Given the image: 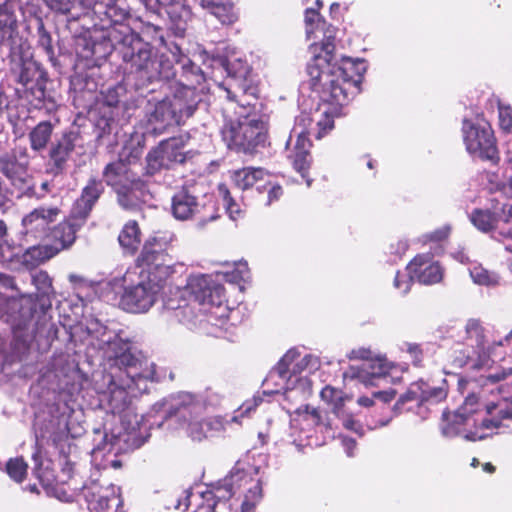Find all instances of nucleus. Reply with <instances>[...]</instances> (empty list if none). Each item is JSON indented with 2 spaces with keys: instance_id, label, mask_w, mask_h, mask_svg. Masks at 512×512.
Listing matches in <instances>:
<instances>
[{
  "instance_id": "864d4df0",
  "label": "nucleus",
  "mask_w": 512,
  "mask_h": 512,
  "mask_svg": "<svg viewBox=\"0 0 512 512\" xmlns=\"http://www.w3.org/2000/svg\"><path fill=\"white\" fill-rule=\"evenodd\" d=\"M499 124L502 130L510 131L512 128V109L510 106L499 103Z\"/></svg>"
},
{
  "instance_id": "393cba45",
  "label": "nucleus",
  "mask_w": 512,
  "mask_h": 512,
  "mask_svg": "<svg viewBox=\"0 0 512 512\" xmlns=\"http://www.w3.org/2000/svg\"><path fill=\"white\" fill-rule=\"evenodd\" d=\"M104 191L105 186L102 180L95 177L89 178L72 207L73 216L86 220Z\"/></svg>"
},
{
  "instance_id": "f257e3e1",
  "label": "nucleus",
  "mask_w": 512,
  "mask_h": 512,
  "mask_svg": "<svg viewBox=\"0 0 512 512\" xmlns=\"http://www.w3.org/2000/svg\"><path fill=\"white\" fill-rule=\"evenodd\" d=\"M306 36L311 41L312 60L307 65L312 91L317 93L321 104L313 112H301L295 118V125L286 142V148H293L288 157L303 178L311 163V142L308 135L323 138L334 128V118L341 107L360 92L363 75L367 70L362 59L344 57L340 63H332L337 29L327 24L317 10L305 11Z\"/></svg>"
},
{
  "instance_id": "338daca9",
  "label": "nucleus",
  "mask_w": 512,
  "mask_h": 512,
  "mask_svg": "<svg viewBox=\"0 0 512 512\" xmlns=\"http://www.w3.org/2000/svg\"><path fill=\"white\" fill-rule=\"evenodd\" d=\"M408 246L407 240H398L396 244H391L390 250L393 254L402 255L407 251Z\"/></svg>"
},
{
  "instance_id": "7ed1b4c3",
  "label": "nucleus",
  "mask_w": 512,
  "mask_h": 512,
  "mask_svg": "<svg viewBox=\"0 0 512 512\" xmlns=\"http://www.w3.org/2000/svg\"><path fill=\"white\" fill-rule=\"evenodd\" d=\"M188 300L177 306L170 305L174 317L189 329H202L207 334L221 336L228 331L232 311L226 304L224 287L213 275L195 274L188 277L182 296Z\"/></svg>"
},
{
  "instance_id": "e433bc0d",
  "label": "nucleus",
  "mask_w": 512,
  "mask_h": 512,
  "mask_svg": "<svg viewBox=\"0 0 512 512\" xmlns=\"http://www.w3.org/2000/svg\"><path fill=\"white\" fill-rule=\"evenodd\" d=\"M469 275L474 284L487 288H496L501 284V276L498 272L488 270L481 264H474L469 268Z\"/></svg>"
},
{
  "instance_id": "09e8293b",
  "label": "nucleus",
  "mask_w": 512,
  "mask_h": 512,
  "mask_svg": "<svg viewBox=\"0 0 512 512\" xmlns=\"http://www.w3.org/2000/svg\"><path fill=\"white\" fill-rule=\"evenodd\" d=\"M167 13L174 22L176 28L184 31L186 20L189 17V11L183 5L175 4L169 8Z\"/></svg>"
},
{
  "instance_id": "6e6d98bb",
  "label": "nucleus",
  "mask_w": 512,
  "mask_h": 512,
  "mask_svg": "<svg viewBox=\"0 0 512 512\" xmlns=\"http://www.w3.org/2000/svg\"><path fill=\"white\" fill-rule=\"evenodd\" d=\"M374 354L369 348L359 347L352 349L347 357L350 360H364V362H368L371 358H373Z\"/></svg>"
},
{
  "instance_id": "5701e85b",
  "label": "nucleus",
  "mask_w": 512,
  "mask_h": 512,
  "mask_svg": "<svg viewBox=\"0 0 512 512\" xmlns=\"http://www.w3.org/2000/svg\"><path fill=\"white\" fill-rule=\"evenodd\" d=\"M407 271L419 283L433 285L441 282L443 269L430 254H419L407 265Z\"/></svg>"
},
{
  "instance_id": "e2e57ef3",
  "label": "nucleus",
  "mask_w": 512,
  "mask_h": 512,
  "mask_svg": "<svg viewBox=\"0 0 512 512\" xmlns=\"http://www.w3.org/2000/svg\"><path fill=\"white\" fill-rule=\"evenodd\" d=\"M407 352L410 354L413 363L420 365L422 361V352L417 344H406Z\"/></svg>"
},
{
  "instance_id": "0e129e2a",
  "label": "nucleus",
  "mask_w": 512,
  "mask_h": 512,
  "mask_svg": "<svg viewBox=\"0 0 512 512\" xmlns=\"http://www.w3.org/2000/svg\"><path fill=\"white\" fill-rule=\"evenodd\" d=\"M341 443H342L343 448L345 449L347 456H349V457L354 456V450L356 448V441L349 437H342Z\"/></svg>"
},
{
  "instance_id": "6e6552de",
  "label": "nucleus",
  "mask_w": 512,
  "mask_h": 512,
  "mask_svg": "<svg viewBox=\"0 0 512 512\" xmlns=\"http://www.w3.org/2000/svg\"><path fill=\"white\" fill-rule=\"evenodd\" d=\"M181 68V78L171 85L172 97H169L178 118V125L190 118L203 101V90L197 89L196 85L205 80L202 70L189 59L183 60Z\"/></svg>"
},
{
  "instance_id": "b1692460",
  "label": "nucleus",
  "mask_w": 512,
  "mask_h": 512,
  "mask_svg": "<svg viewBox=\"0 0 512 512\" xmlns=\"http://www.w3.org/2000/svg\"><path fill=\"white\" fill-rule=\"evenodd\" d=\"M114 192L117 195L118 204L126 210L136 209L151 199L147 184L140 178L129 181Z\"/></svg>"
},
{
  "instance_id": "2eb2a0df",
  "label": "nucleus",
  "mask_w": 512,
  "mask_h": 512,
  "mask_svg": "<svg viewBox=\"0 0 512 512\" xmlns=\"http://www.w3.org/2000/svg\"><path fill=\"white\" fill-rule=\"evenodd\" d=\"M185 139L183 136L172 137L160 142L146 156V173L154 175L163 168H170L174 164L184 163Z\"/></svg>"
},
{
  "instance_id": "49530a36",
  "label": "nucleus",
  "mask_w": 512,
  "mask_h": 512,
  "mask_svg": "<svg viewBox=\"0 0 512 512\" xmlns=\"http://www.w3.org/2000/svg\"><path fill=\"white\" fill-rule=\"evenodd\" d=\"M124 93L125 88L121 84L108 87L106 90L101 92V101L108 107H115L120 102Z\"/></svg>"
},
{
  "instance_id": "ddd939ff",
  "label": "nucleus",
  "mask_w": 512,
  "mask_h": 512,
  "mask_svg": "<svg viewBox=\"0 0 512 512\" xmlns=\"http://www.w3.org/2000/svg\"><path fill=\"white\" fill-rule=\"evenodd\" d=\"M122 46L123 60L131 63L135 69L138 80L137 88L146 86L149 72L157 62V59L153 57L152 47L135 33L125 35L122 39Z\"/></svg>"
},
{
  "instance_id": "39448f33",
  "label": "nucleus",
  "mask_w": 512,
  "mask_h": 512,
  "mask_svg": "<svg viewBox=\"0 0 512 512\" xmlns=\"http://www.w3.org/2000/svg\"><path fill=\"white\" fill-rule=\"evenodd\" d=\"M261 491L259 480L233 469L213 488L192 494L190 498L196 501V512H254Z\"/></svg>"
},
{
  "instance_id": "052dcab7",
  "label": "nucleus",
  "mask_w": 512,
  "mask_h": 512,
  "mask_svg": "<svg viewBox=\"0 0 512 512\" xmlns=\"http://www.w3.org/2000/svg\"><path fill=\"white\" fill-rule=\"evenodd\" d=\"M264 190H267L268 192V201H267V205H270L272 204L274 201H277L279 200V198L282 196L283 194V189L280 185L278 184H272V183H269L265 186H263Z\"/></svg>"
},
{
  "instance_id": "a211bd4d",
  "label": "nucleus",
  "mask_w": 512,
  "mask_h": 512,
  "mask_svg": "<svg viewBox=\"0 0 512 512\" xmlns=\"http://www.w3.org/2000/svg\"><path fill=\"white\" fill-rule=\"evenodd\" d=\"M78 149L82 150L81 137L78 132H64L56 138L49 148V173L54 176L64 172L67 162Z\"/></svg>"
},
{
  "instance_id": "3c124183",
  "label": "nucleus",
  "mask_w": 512,
  "mask_h": 512,
  "mask_svg": "<svg viewBox=\"0 0 512 512\" xmlns=\"http://www.w3.org/2000/svg\"><path fill=\"white\" fill-rule=\"evenodd\" d=\"M233 423L230 419H226L222 416H213L205 418V427L207 428L208 435L220 433L226 429V426Z\"/></svg>"
},
{
  "instance_id": "4c0bfd02",
  "label": "nucleus",
  "mask_w": 512,
  "mask_h": 512,
  "mask_svg": "<svg viewBox=\"0 0 512 512\" xmlns=\"http://www.w3.org/2000/svg\"><path fill=\"white\" fill-rule=\"evenodd\" d=\"M140 229L136 221L127 222L121 230L118 240L121 247L128 253L137 250L140 244Z\"/></svg>"
},
{
  "instance_id": "412c9836",
  "label": "nucleus",
  "mask_w": 512,
  "mask_h": 512,
  "mask_svg": "<svg viewBox=\"0 0 512 512\" xmlns=\"http://www.w3.org/2000/svg\"><path fill=\"white\" fill-rule=\"evenodd\" d=\"M27 166V151L25 148L19 151L18 156L15 153H5L0 156V173H2L13 186L24 191L30 188Z\"/></svg>"
},
{
  "instance_id": "72a5a7b5",
  "label": "nucleus",
  "mask_w": 512,
  "mask_h": 512,
  "mask_svg": "<svg viewBox=\"0 0 512 512\" xmlns=\"http://www.w3.org/2000/svg\"><path fill=\"white\" fill-rule=\"evenodd\" d=\"M265 171L261 168L245 167L232 172L233 183L240 190H247L254 186L258 181L264 179Z\"/></svg>"
},
{
  "instance_id": "c03bdc74",
  "label": "nucleus",
  "mask_w": 512,
  "mask_h": 512,
  "mask_svg": "<svg viewBox=\"0 0 512 512\" xmlns=\"http://www.w3.org/2000/svg\"><path fill=\"white\" fill-rule=\"evenodd\" d=\"M216 278H222L229 283H239L249 278V271L246 262H239L235 264V268L232 271L218 272L215 275Z\"/></svg>"
},
{
  "instance_id": "4468645a",
  "label": "nucleus",
  "mask_w": 512,
  "mask_h": 512,
  "mask_svg": "<svg viewBox=\"0 0 512 512\" xmlns=\"http://www.w3.org/2000/svg\"><path fill=\"white\" fill-rule=\"evenodd\" d=\"M168 242L166 237L161 236H154L145 242L138 258L142 266L140 273H151L159 280L166 281L173 272L171 258L166 253Z\"/></svg>"
},
{
  "instance_id": "7c9ffc66",
  "label": "nucleus",
  "mask_w": 512,
  "mask_h": 512,
  "mask_svg": "<svg viewBox=\"0 0 512 512\" xmlns=\"http://www.w3.org/2000/svg\"><path fill=\"white\" fill-rule=\"evenodd\" d=\"M198 209L197 198L188 190L182 189L174 194L171 202L172 215L177 220H188Z\"/></svg>"
},
{
  "instance_id": "20e7f679",
  "label": "nucleus",
  "mask_w": 512,
  "mask_h": 512,
  "mask_svg": "<svg viewBox=\"0 0 512 512\" xmlns=\"http://www.w3.org/2000/svg\"><path fill=\"white\" fill-rule=\"evenodd\" d=\"M480 409L479 397L470 394L465 398L463 405L453 414L452 418L444 420L441 424V434L446 438L463 437L467 441L483 440L512 420V397L491 391Z\"/></svg>"
},
{
  "instance_id": "f704fd0d",
  "label": "nucleus",
  "mask_w": 512,
  "mask_h": 512,
  "mask_svg": "<svg viewBox=\"0 0 512 512\" xmlns=\"http://www.w3.org/2000/svg\"><path fill=\"white\" fill-rule=\"evenodd\" d=\"M299 417L301 425L317 427L322 433L327 434L328 437H334L332 422L327 416L324 417L317 409L312 408L310 410L309 407H306L305 412L299 414Z\"/></svg>"
},
{
  "instance_id": "a19ab883",
  "label": "nucleus",
  "mask_w": 512,
  "mask_h": 512,
  "mask_svg": "<svg viewBox=\"0 0 512 512\" xmlns=\"http://www.w3.org/2000/svg\"><path fill=\"white\" fill-rule=\"evenodd\" d=\"M181 426H185L187 436L193 441L201 442L209 436L205 427V419L202 416L197 419H190Z\"/></svg>"
},
{
  "instance_id": "58836bf2",
  "label": "nucleus",
  "mask_w": 512,
  "mask_h": 512,
  "mask_svg": "<svg viewBox=\"0 0 512 512\" xmlns=\"http://www.w3.org/2000/svg\"><path fill=\"white\" fill-rule=\"evenodd\" d=\"M53 132V126L48 121L38 123L29 133L32 150L41 151L46 148Z\"/></svg>"
},
{
  "instance_id": "9b49d317",
  "label": "nucleus",
  "mask_w": 512,
  "mask_h": 512,
  "mask_svg": "<svg viewBox=\"0 0 512 512\" xmlns=\"http://www.w3.org/2000/svg\"><path fill=\"white\" fill-rule=\"evenodd\" d=\"M462 136L469 154L489 160L493 163L499 161L496 140L490 124L480 115L474 118H464L462 122Z\"/></svg>"
},
{
  "instance_id": "c756f323",
  "label": "nucleus",
  "mask_w": 512,
  "mask_h": 512,
  "mask_svg": "<svg viewBox=\"0 0 512 512\" xmlns=\"http://www.w3.org/2000/svg\"><path fill=\"white\" fill-rule=\"evenodd\" d=\"M102 175L107 186H110L114 191L126 185L129 181L138 178L122 160L107 164Z\"/></svg>"
},
{
  "instance_id": "f03ea898",
  "label": "nucleus",
  "mask_w": 512,
  "mask_h": 512,
  "mask_svg": "<svg viewBox=\"0 0 512 512\" xmlns=\"http://www.w3.org/2000/svg\"><path fill=\"white\" fill-rule=\"evenodd\" d=\"M91 345L102 351L109 369L104 376L108 383V407L119 415L120 426L105 433L108 451L127 453L140 448L149 438V427L144 416L136 413L133 398L148 391L149 383L158 381L155 364L146 359L133 344L115 331L107 329L98 319L85 321Z\"/></svg>"
},
{
  "instance_id": "dca6fc26",
  "label": "nucleus",
  "mask_w": 512,
  "mask_h": 512,
  "mask_svg": "<svg viewBox=\"0 0 512 512\" xmlns=\"http://www.w3.org/2000/svg\"><path fill=\"white\" fill-rule=\"evenodd\" d=\"M173 125H178V118L169 102V96L162 100L151 99L147 102L144 117L145 134L158 136Z\"/></svg>"
},
{
  "instance_id": "1a4fd4ad",
  "label": "nucleus",
  "mask_w": 512,
  "mask_h": 512,
  "mask_svg": "<svg viewBox=\"0 0 512 512\" xmlns=\"http://www.w3.org/2000/svg\"><path fill=\"white\" fill-rule=\"evenodd\" d=\"M209 391L205 393L178 392L169 398L157 402L154 410L161 414L165 421L173 419L180 425L190 419H197L205 413L208 406L215 405Z\"/></svg>"
},
{
  "instance_id": "6ab92c4d",
  "label": "nucleus",
  "mask_w": 512,
  "mask_h": 512,
  "mask_svg": "<svg viewBox=\"0 0 512 512\" xmlns=\"http://www.w3.org/2000/svg\"><path fill=\"white\" fill-rule=\"evenodd\" d=\"M32 284L35 286L36 294H27L22 296L23 304H27L28 311L23 310V317L29 319L37 312L45 313L52 307V299L55 291L52 285V279L46 271H37L31 276Z\"/></svg>"
},
{
  "instance_id": "c9c22d12",
  "label": "nucleus",
  "mask_w": 512,
  "mask_h": 512,
  "mask_svg": "<svg viewBox=\"0 0 512 512\" xmlns=\"http://www.w3.org/2000/svg\"><path fill=\"white\" fill-rule=\"evenodd\" d=\"M495 215L498 218L497 235L502 238L512 239V204L500 203L499 200H493Z\"/></svg>"
},
{
  "instance_id": "aec40b11",
  "label": "nucleus",
  "mask_w": 512,
  "mask_h": 512,
  "mask_svg": "<svg viewBox=\"0 0 512 512\" xmlns=\"http://www.w3.org/2000/svg\"><path fill=\"white\" fill-rule=\"evenodd\" d=\"M59 214L60 209L55 206L34 209L22 219L25 235L35 240L48 239L50 226L57 220Z\"/></svg>"
},
{
  "instance_id": "473e14b6",
  "label": "nucleus",
  "mask_w": 512,
  "mask_h": 512,
  "mask_svg": "<svg viewBox=\"0 0 512 512\" xmlns=\"http://www.w3.org/2000/svg\"><path fill=\"white\" fill-rule=\"evenodd\" d=\"M312 392V383L307 376H301L292 368L290 387L287 388L285 397L291 400H305Z\"/></svg>"
},
{
  "instance_id": "37998d69",
  "label": "nucleus",
  "mask_w": 512,
  "mask_h": 512,
  "mask_svg": "<svg viewBox=\"0 0 512 512\" xmlns=\"http://www.w3.org/2000/svg\"><path fill=\"white\" fill-rule=\"evenodd\" d=\"M218 192L223 201V206L232 220H237L242 210L240 204L236 203L225 184L218 186Z\"/></svg>"
},
{
  "instance_id": "f8f14e48",
  "label": "nucleus",
  "mask_w": 512,
  "mask_h": 512,
  "mask_svg": "<svg viewBox=\"0 0 512 512\" xmlns=\"http://www.w3.org/2000/svg\"><path fill=\"white\" fill-rule=\"evenodd\" d=\"M85 221L86 220L80 219L79 217H74L73 211L71 210L69 218L54 226L50 231L48 239L54 242L53 245L34 246L30 248L25 254V261L31 258L35 260V264H39L52 258L61 250L70 247L75 242L76 233Z\"/></svg>"
},
{
  "instance_id": "2f4dec72",
  "label": "nucleus",
  "mask_w": 512,
  "mask_h": 512,
  "mask_svg": "<svg viewBox=\"0 0 512 512\" xmlns=\"http://www.w3.org/2000/svg\"><path fill=\"white\" fill-rule=\"evenodd\" d=\"M469 219L476 229L483 233H492V238L500 240L497 235L498 229V218L495 215L494 204L492 209H474L469 214Z\"/></svg>"
},
{
  "instance_id": "ea45409f",
  "label": "nucleus",
  "mask_w": 512,
  "mask_h": 512,
  "mask_svg": "<svg viewBox=\"0 0 512 512\" xmlns=\"http://www.w3.org/2000/svg\"><path fill=\"white\" fill-rule=\"evenodd\" d=\"M175 70L168 59L157 60L155 67L150 70L148 84L158 80H170L175 76Z\"/></svg>"
},
{
  "instance_id": "69168bd1",
  "label": "nucleus",
  "mask_w": 512,
  "mask_h": 512,
  "mask_svg": "<svg viewBox=\"0 0 512 512\" xmlns=\"http://www.w3.org/2000/svg\"><path fill=\"white\" fill-rule=\"evenodd\" d=\"M0 288L4 289H16L14 278L10 275L0 273Z\"/></svg>"
},
{
  "instance_id": "a18cd8bd",
  "label": "nucleus",
  "mask_w": 512,
  "mask_h": 512,
  "mask_svg": "<svg viewBox=\"0 0 512 512\" xmlns=\"http://www.w3.org/2000/svg\"><path fill=\"white\" fill-rule=\"evenodd\" d=\"M27 464L21 457L10 459L6 464L7 474L16 482H22L27 474Z\"/></svg>"
},
{
  "instance_id": "9d476101",
  "label": "nucleus",
  "mask_w": 512,
  "mask_h": 512,
  "mask_svg": "<svg viewBox=\"0 0 512 512\" xmlns=\"http://www.w3.org/2000/svg\"><path fill=\"white\" fill-rule=\"evenodd\" d=\"M165 281L151 273H140L136 281L124 287L119 306L133 314L147 313L158 301Z\"/></svg>"
},
{
  "instance_id": "bb28decb",
  "label": "nucleus",
  "mask_w": 512,
  "mask_h": 512,
  "mask_svg": "<svg viewBox=\"0 0 512 512\" xmlns=\"http://www.w3.org/2000/svg\"><path fill=\"white\" fill-rule=\"evenodd\" d=\"M446 395L447 393L445 389L441 387H432L428 383L420 380L410 385L407 392L404 393L395 404V409H398L399 405L412 400L418 401L420 404L438 403L445 399Z\"/></svg>"
},
{
  "instance_id": "cd10ccee",
  "label": "nucleus",
  "mask_w": 512,
  "mask_h": 512,
  "mask_svg": "<svg viewBox=\"0 0 512 512\" xmlns=\"http://www.w3.org/2000/svg\"><path fill=\"white\" fill-rule=\"evenodd\" d=\"M221 24L231 25L238 20V0H195Z\"/></svg>"
},
{
  "instance_id": "4d7b16f0",
  "label": "nucleus",
  "mask_w": 512,
  "mask_h": 512,
  "mask_svg": "<svg viewBox=\"0 0 512 512\" xmlns=\"http://www.w3.org/2000/svg\"><path fill=\"white\" fill-rule=\"evenodd\" d=\"M450 228L448 226L440 227L433 232L427 233L423 236L424 241L439 242L446 239L449 235Z\"/></svg>"
},
{
  "instance_id": "4be33fe9",
  "label": "nucleus",
  "mask_w": 512,
  "mask_h": 512,
  "mask_svg": "<svg viewBox=\"0 0 512 512\" xmlns=\"http://www.w3.org/2000/svg\"><path fill=\"white\" fill-rule=\"evenodd\" d=\"M298 357L299 352L297 349L288 350L277 365L269 372L264 380V385L267 387L274 386V388L269 391L270 393H282L283 395L287 393V388L290 387L292 364Z\"/></svg>"
},
{
  "instance_id": "603ef678",
  "label": "nucleus",
  "mask_w": 512,
  "mask_h": 512,
  "mask_svg": "<svg viewBox=\"0 0 512 512\" xmlns=\"http://www.w3.org/2000/svg\"><path fill=\"white\" fill-rule=\"evenodd\" d=\"M415 278H412L411 274H405L397 272L394 278L393 285L395 289L399 290L400 294L406 295L411 288L412 281Z\"/></svg>"
},
{
  "instance_id": "79ce46f5",
  "label": "nucleus",
  "mask_w": 512,
  "mask_h": 512,
  "mask_svg": "<svg viewBox=\"0 0 512 512\" xmlns=\"http://www.w3.org/2000/svg\"><path fill=\"white\" fill-rule=\"evenodd\" d=\"M32 460L34 462L33 473L35 476L44 484H49L54 475L50 470V462H44L42 460L40 452L37 450L32 455Z\"/></svg>"
},
{
  "instance_id": "a878e982",
  "label": "nucleus",
  "mask_w": 512,
  "mask_h": 512,
  "mask_svg": "<svg viewBox=\"0 0 512 512\" xmlns=\"http://www.w3.org/2000/svg\"><path fill=\"white\" fill-rule=\"evenodd\" d=\"M321 399L328 404L332 405L333 413L336 415L339 420H341L342 425L359 435L363 434L362 426L359 422L354 420L349 414H347L344 410L345 401L348 400V397L344 395L341 390L335 389L331 386L324 387L320 392Z\"/></svg>"
},
{
  "instance_id": "774afa93",
  "label": "nucleus",
  "mask_w": 512,
  "mask_h": 512,
  "mask_svg": "<svg viewBox=\"0 0 512 512\" xmlns=\"http://www.w3.org/2000/svg\"><path fill=\"white\" fill-rule=\"evenodd\" d=\"M375 398L387 403L394 399L395 392L393 390L379 391L373 394Z\"/></svg>"
},
{
  "instance_id": "0eeeda50",
  "label": "nucleus",
  "mask_w": 512,
  "mask_h": 512,
  "mask_svg": "<svg viewBox=\"0 0 512 512\" xmlns=\"http://www.w3.org/2000/svg\"><path fill=\"white\" fill-rule=\"evenodd\" d=\"M236 120L226 121L221 133L230 149L239 152L253 153L267 141V121L253 112L250 106L240 105L235 110Z\"/></svg>"
},
{
  "instance_id": "8fccbe9b",
  "label": "nucleus",
  "mask_w": 512,
  "mask_h": 512,
  "mask_svg": "<svg viewBox=\"0 0 512 512\" xmlns=\"http://www.w3.org/2000/svg\"><path fill=\"white\" fill-rule=\"evenodd\" d=\"M260 402L261 399L258 398L247 400L242 404V406L238 408V410L235 411L234 415L231 417V421L237 424H241L242 419L244 417L249 416L250 413L255 410V408L258 406Z\"/></svg>"
},
{
  "instance_id": "680f3d73",
  "label": "nucleus",
  "mask_w": 512,
  "mask_h": 512,
  "mask_svg": "<svg viewBox=\"0 0 512 512\" xmlns=\"http://www.w3.org/2000/svg\"><path fill=\"white\" fill-rule=\"evenodd\" d=\"M122 286L121 280L114 279L113 281H110L103 286V291H106L107 294L103 295V298L105 301H114L116 300V296L114 294L111 295L112 292H114L117 288H120Z\"/></svg>"
},
{
  "instance_id": "13d9d810",
  "label": "nucleus",
  "mask_w": 512,
  "mask_h": 512,
  "mask_svg": "<svg viewBox=\"0 0 512 512\" xmlns=\"http://www.w3.org/2000/svg\"><path fill=\"white\" fill-rule=\"evenodd\" d=\"M512 340V330L504 337V339L500 340V341H494L492 343H490L488 340H487V344H486V347H487V350H488V353L491 355L492 358H495L496 359V362L498 360L501 359L500 356H498L495 352V349L497 347H500V346H504V345H508L510 344V341Z\"/></svg>"
},
{
  "instance_id": "5fc2aeb1",
  "label": "nucleus",
  "mask_w": 512,
  "mask_h": 512,
  "mask_svg": "<svg viewBox=\"0 0 512 512\" xmlns=\"http://www.w3.org/2000/svg\"><path fill=\"white\" fill-rule=\"evenodd\" d=\"M106 15L111 19L112 22L119 23L126 19V17L129 15V12L124 7L111 5L107 6Z\"/></svg>"
},
{
  "instance_id": "423d86ee",
  "label": "nucleus",
  "mask_w": 512,
  "mask_h": 512,
  "mask_svg": "<svg viewBox=\"0 0 512 512\" xmlns=\"http://www.w3.org/2000/svg\"><path fill=\"white\" fill-rule=\"evenodd\" d=\"M465 342L458 344L450 355L451 365L454 368L467 367L472 370L485 372L481 377L491 383H496L505 378L507 374L512 375V367L507 371L494 368L496 359L488 353L487 330L475 319H470L465 326Z\"/></svg>"
},
{
  "instance_id": "f3484780",
  "label": "nucleus",
  "mask_w": 512,
  "mask_h": 512,
  "mask_svg": "<svg viewBox=\"0 0 512 512\" xmlns=\"http://www.w3.org/2000/svg\"><path fill=\"white\" fill-rule=\"evenodd\" d=\"M394 368L395 365L389 362L385 356L374 355L368 362L350 366L345 376L357 379L365 386H379L381 382H389L390 372Z\"/></svg>"
},
{
  "instance_id": "bf43d9fd",
  "label": "nucleus",
  "mask_w": 512,
  "mask_h": 512,
  "mask_svg": "<svg viewBox=\"0 0 512 512\" xmlns=\"http://www.w3.org/2000/svg\"><path fill=\"white\" fill-rule=\"evenodd\" d=\"M78 4V0H51L52 9L67 14L71 9Z\"/></svg>"
},
{
  "instance_id": "c85d7f7f",
  "label": "nucleus",
  "mask_w": 512,
  "mask_h": 512,
  "mask_svg": "<svg viewBox=\"0 0 512 512\" xmlns=\"http://www.w3.org/2000/svg\"><path fill=\"white\" fill-rule=\"evenodd\" d=\"M88 504L91 512H124L120 488L115 485L108 486L98 495L93 494Z\"/></svg>"
},
{
  "instance_id": "de8ad7c7",
  "label": "nucleus",
  "mask_w": 512,
  "mask_h": 512,
  "mask_svg": "<svg viewBox=\"0 0 512 512\" xmlns=\"http://www.w3.org/2000/svg\"><path fill=\"white\" fill-rule=\"evenodd\" d=\"M320 367V360L317 356L312 354H306L303 357H298L292 364V368L296 369L297 373L307 370L308 372H314Z\"/></svg>"
}]
</instances>
